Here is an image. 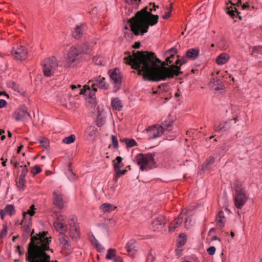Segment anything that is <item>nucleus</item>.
Here are the masks:
<instances>
[{
    "mask_svg": "<svg viewBox=\"0 0 262 262\" xmlns=\"http://www.w3.org/2000/svg\"><path fill=\"white\" fill-rule=\"evenodd\" d=\"M116 208V206L110 203H103L100 207V210L104 213L110 212Z\"/></svg>",
    "mask_w": 262,
    "mask_h": 262,
    "instance_id": "obj_28",
    "label": "nucleus"
},
{
    "mask_svg": "<svg viewBox=\"0 0 262 262\" xmlns=\"http://www.w3.org/2000/svg\"><path fill=\"white\" fill-rule=\"evenodd\" d=\"M12 117L16 121H26L30 118V115L25 107H21L16 110L12 115Z\"/></svg>",
    "mask_w": 262,
    "mask_h": 262,
    "instance_id": "obj_12",
    "label": "nucleus"
},
{
    "mask_svg": "<svg viewBox=\"0 0 262 262\" xmlns=\"http://www.w3.org/2000/svg\"><path fill=\"white\" fill-rule=\"evenodd\" d=\"M215 159L213 157L210 156L204 162V163L202 165L203 168H208L214 163Z\"/></svg>",
    "mask_w": 262,
    "mask_h": 262,
    "instance_id": "obj_33",
    "label": "nucleus"
},
{
    "mask_svg": "<svg viewBox=\"0 0 262 262\" xmlns=\"http://www.w3.org/2000/svg\"><path fill=\"white\" fill-rule=\"evenodd\" d=\"M173 121L165 122L163 125H154L146 129V133L148 140H152L160 137L166 131L170 132L172 129Z\"/></svg>",
    "mask_w": 262,
    "mask_h": 262,
    "instance_id": "obj_5",
    "label": "nucleus"
},
{
    "mask_svg": "<svg viewBox=\"0 0 262 262\" xmlns=\"http://www.w3.org/2000/svg\"><path fill=\"white\" fill-rule=\"evenodd\" d=\"M7 214L4 211V209H2L0 211V216H1V218L2 219V220H4V217H5V215Z\"/></svg>",
    "mask_w": 262,
    "mask_h": 262,
    "instance_id": "obj_59",
    "label": "nucleus"
},
{
    "mask_svg": "<svg viewBox=\"0 0 262 262\" xmlns=\"http://www.w3.org/2000/svg\"><path fill=\"white\" fill-rule=\"evenodd\" d=\"M111 105L114 109L117 111H120L123 107L122 103L118 98L112 99Z\"/></svg>",
    "mask_w": 262,
    "mask_h": 262,
    "instance_id": "obj_26",
    "label": "nucleus"
},
{
    "mask_svg": "<svg viewBox=\"0 0 262 262\" xmlns=\"http://www.w3.org/2000/svg\"><path fill=\"white\" fill-rule=\"evenodd\" d=\"M31 171L33 175H35L40 172L41 171V169L38 165H35L32 168Z\"/></svg>",
    "mask_w": 262,
    "mask_h": 262,
    "instance_id": "obj_44",
    "label": "nucleus"
},
{
    "mask_svg": "<svg viewBox=\"0 0 262 262\" xmlns=\"http://www.w3.org/2000/svg\"><path fill=\"white\" fill-rule=\"evenodd\" d=\"M180 238L181 239L179 241V243L180 246H182L184 245L186 242V236L184 234H181L180 235Z\"/></svg>",
    "mask_w": 262,
    "mask_h": 262,
    "instance_id": "obj_45",
    "label": "nucleus"
},
{
    "mask_svg": "<svg viewBox=\"0 0 262 262\" xmlns=\"http://www.w3.org/2000/svg\"><path fill=\"white\" fill-rule=\"evenodd\" d=\"M76 220L74 217L72 218L71 220H70V221L69 222V224L70 228L73 227L74 225H75V226H76Z\"/></svg>",
    "mask_w": 262,
    "mask_h": 262,
    "instance_id": "obj_53",
    "label": "nucleus"
},
{
    "mask_svg": "<svg viewBox=\"0 0 262 262\" xmlns=\"http://www.w3.org/2000/svg\"><path fill=\"white\" fill-rule=\"evenodd\" d=\"M235 194L234 195V204L236 208L241 209L245 204L248 196L245 191L242 188L241 185L236 184L234 187Z\"/></svg>",
    "mask_w": 262,
    "mask_h": 262,
    "instance_id": "obj_8",
    "label": "nucleus"
},
{
    "mask_svg": "<svg viewBox=\"0 0 262 262\" xmlns=\"http://www.w3.org/2000/svg\"><path fill=\"white\" fill-rule=\"evenodd\" d=\"M112 260L113 262H122L123 261L122 258L120 256L117 255L112 259Z\"/></svg>",
    "mask_w": 262,
    "mask_h": 262,
    "instance_id": "obj_51",
    "label": "nucleus"
},
{
    "mask_svg": "<svg viewBox=\"0 0 262 262\" xmlns=\"http://www.w3.org/2000/svg\"><path fill=\"white\" fill-rule=\"evenodd\" d=\"M19 185L20 187V189L21 190H24V187L25 186V183H26V180L25 179H21L19 178V181H18Z\"/></svg>",
    "mask_w": 262,
    "mask_h": 262,
    "instance_id": "obj_48",
    "label": "nucleus"
},
{
    "mask_svg": "<svg viewBox=\"0 0 262 262\" xmlns=\"http://www.w3.org/2000/svg\"><path fill=\"white\" fill-rule=\"evenodd\" d=\"M31 220L32 218L29 217L28 221H26V220H23L20 223L22 226L21 228L23 231H24L27 235L29 234L32 235L34 233V230L31 232L30 227L31 226Z\"/></svg>",
    "mask_w": 262,
    "mask_h": 262,
    "instance_id": "obj_18",
    "label": "nucleus"
},
{
    "mask_svg": "<svg viewBox=\"0 0 262 262\" xmlns=\"http://www.w3.org/2000/svg\"><path fill=\"white\" fill-rule=\"evenodd\" d=\"M140 47V42H136L134 45L133 46V47L135 49H138Z\"/></svg>",
    "mask_w": 262,
    "mask_h": 262,
    "instance_id": "obj_60",
    "label": "nucleus"
},
{
    "mask_svg": "<svg viewBox=\"0 0 262 262\" xmlns=\"http://www.w3.org/2000/svg\"><path fill=\"white\" fill-rule=\"evenodd\" d=\"M7 232V227L6 225H3V229L2 230V231H1V233H0V238H2L4 237L6 235Z\"/></svg>",
    "mask_w": 262,
    "mask_h": 262,
    "instance_id": "obj_47",
    "label": "nucleus"
},
{
    "mask_svg": "<svg viewBox=\"0 0 262 262\" xmlns=\"http://www.w3.org/2000/svg\"><path fill=\"white\" fill-rule=\"evenodd\" d=\"M174 57V55H171L170 56L167 57L166 61L168 63H171L173 61V59Z\"/></svg>",
    "mask_w": 262,
    "mask_h": 262,
    "instance_id": "obj_56",
    "label": "nucleus"
},
{
    "mask_svg": "<svg viewBox=\"0 0 262 262\" xmlns=\"http://www.w3.org/2000/svg\"><path fill=\"white\" fill-rule=\"evenodd\" d=\"M216 248L214 246L209 247L207 249V251L208 253L210 255H213L215 254Z\"/></svg>",
    "mask_w": 262,
    "mask_h": 262,
    "instance_id": "obj_49",
    "label": "nucleus"
},
{
    "mask_svg": "<svg viewBox=\"0 0 262 262\" xmlns=\"http://www.w3.org/2000/svg\"><path fill=\"white\" fill-rule=\"evenodd\" d=\"M122 141L124 142L127 147H133L137 145V142L133 139H124Z\"/></svg>",
    "mask_w": 262,
    "mask_h": 262,
    "instance_id": "obj_34",
    "label": "nucleus"
},
{
    "mask_svg": "<svg viewBox=\"0 0 262 262\" xmlns=\"http://www.w3.org/2000/svg\"><path fill=\"white\" fill-rule=\"evenodd\" d=\"M75 140V136L74 135H71L70 136L64 138L62 142L66 144H71Z\"/></svg>",
    "mask_w": 262,
    "mask_h": 262,
    "instance_id": "obj_40",
    "label": "nucleus"
},
{
    "mask_svg": "<svg viewBox=\"0 0 262 262\" xmlns=\"http://www.w3.org/2000/svg\"><path fill=\"white\" fill-rule=\"evenodd\" d=\"M53 201L54 204L59 209L63 208L64 201L63 195L59 190H55L53 193Z\"/></svg>",
    "mask_w": 262,
    "mask_h": 262,
    "instance_id": "obj_16",
    "label": "nucleus"
},
{
    "mask_svg": "<svg viewBox=\"0 0 262 262\" xmlns=\"http://www.w3.org/2000/svg\"><path fill=\"white\" fill-rule=\"evenodd\" d=\"M34 210L35 206L34 205H32L27 212L23 213L24 220H26L27 214L30 215V217H31V216L35 213Z\"/></svg>",
    "mask_w": 262,
    "mask_h": 262,
    "instance_id": "obj_35",
    "label": "nucleus"
},
{
    "mask_svg": "<svg viewBox=\"0 0 262 262\" xmlns=\"http://www.w3.org/2000/svg\"><path fill=\"white\" fill-rule=\"evenodd\" d=\"M17 251H19V254H21L23 253V252L20 251V247L19 246H17Z\"/></svg>",
    "mask_w": 262,
    "mask_h": 262,
    "instance_id": "obj_62",
    "label": "nucleus"
},
{
    "mask_svg": "<svg viewBox=\"0 0 262 262\" xmlns=\"http://www.w3.org/2000/svg\"><path fill=\"white\" fill-rule=\"evenodd\" d=\"M42 70L45 76L50 77L53 75L58 66V62L54 56L47 58L42 62Z\"/></svg>",
    "mask_w": 262,
    "mask_h": 262,
    "instance_id": "obj_7",
    "label": "nucleus"
},
{
    "mask_svg": "<svg viewBox=\"0 0 262 262\" xmlns=\"http://www.w3.org/2000/svg\"><path fill=\"white\" fill-rule=\"evenodd\" d=\"M209 87L215 91L222 90L224 87L222 82L217 78H213L209 83Z\"/></svg>",
    "mask_w": 262,
    "mask_h": 262,
    "instance_id": "obj_19",
    "label": "nucleus"
},
{
    "mask_svg": "<svg viewBox=\"0 0 262 262\" xmlns=\"http://www.w3.org/2000/svg\"><path fill=\"white\" fill-rule=\"evenodd\" d=\"M93 244L95 246L96 248H97V250L99 252H102L104 251V248L103 247V246L99 243V242L96 239H94V241L93 242Z\"/></svg>",
    "mask_w": 262,
    "mask_h": 262,
    "instance_id": "obj_41",
    "label": "nucleus"
},
{
    "mask_svg": "<svg viewBox=\"0 0 262 262\" xmlns=\"http://www.w3.org/2000/svg\"><path fill=\"white\" fill-rule=\"evenodd\" d=\"M23 145H21L19 147H18V150H17V152L19 153L20 151V150L21 149V148H23Z\"/></svg>",
    "mask_w": 262,
    "mask_h": 262,
    "instance_id": "obj_63",
    "label": "nucleus"
},
{
    "mask_svg": "<svg viewBox=\"0 0 262 262\" xmlns=\"http://www.w3.org/2000/svg\"><path fill=\"white\" fill-rule=\"evenodd\" d=\"M152 5L153 8H150L149 11L148 7H145L130 19L129 22L131 30L135 35L144 34L148 31L149 25L154 26L158 23L159 16L151 14V12L155 11L159 6H156L155 3Z\"/></svg>",
    "mask_w": 262,
    "mask_h": 262,
    "instance_id": "obj_3",
    "label": "nucleus"
},
{
    "mask_svg": "<svg viewBox=\"0 0 262 262\" xmlns=\"http://www.w3.org/2000/svg\"><path fill=\"white\" fill-rule=\"evenodd\" d=\"M216 222L217 226H219L221 228H222L224 227L225 223L226 222V218L223 211H220L219 212L216 218Z\"/></svg>",
    "mask_w": 262,
    "mask_h": 262,
    "instance_id": "obj_23",
    "label": "nucleus"
},
{
    "mask_svg": "<svg viewBox=\"0 0 262 262\" xmlns=\"http://www.w3.org/2000/svg\"><path fill=\"white\" fill-rule=\"evenodd\" d=\"M253 140V138L251 136L247 137L245 138L244 139V142L245 144H249L251 142V141Z\"/></svg>",
    "mask_w": 262,
    "mask_h": 262,
    "instance_id": "obj_55",
    "label": "nucleus"
},
{
    "mask_svg": "<svg viewBox=\"0 0 262 262\" xmlns=\"http://www.w3.org/2000/svg\"><path fill=\"white\" fill-rule=\"evenodd\" d=\"M135 161L142 171H147L155 165L154 156L151 154H137L135 157Z\"/></svg>",
    "mask_w": 262,
    "mask_h": 262,
    "instance_id": "obj_6",
    "label": "nucleus"
},
{
    "mask_svg": "<svg viewBox=\"0 0 262 262\" xmlns=\"http://www.w3.org/2000/svg\"><path fill=\"white\" fill-rule=\"evenodd\" d=\"M249 7H250V5L248 2L244 3L242 6V8L243 9H245L248 8Z\"/></svg>",
    "mask_w": 262,
    "mask_h": 262,
    "instance_id": "obj_61",
    "label": "nucleus"
},
{
    "mask_svg": "<svg viewBox=\"0 0 262 262\" xmlns=\"http://www.w3.org/2000/svg\"><path fill=\"white\" fill-rule=\"evenodd\" d=\"M7 104V102L4 99H0V108L5 107Z\"/></svg>",
    "mask_w": 262,
    "mask_h": 262,
    "instance_id": "obj_57",
    "label": "nucleus"
},
{
    "mask_svg": "<svg viewBox=\"0 0 262 262\" xmlns=\"http://www.w3.org/2000/svg\"><path fill=\"white\" fill-rule=\"evenodd\" d=\"M171 4H170V10L169 11L166 12L164 15H163L162 17L163 19H168V18L170 17V15H171Z\"/></svg>",
    "mask_w": 262,
    "mask_h": 262,
    "instance_id": "obj_50",
    "label": "nucleus"
},
{
    "mask_svg": "<svg viewBox=\"0 0 262 262\" xmlns=\"http://www.w3.org/2000/svg\"><path fill=\"white\" fill-rule=\"evenodd\" d=\"M237 121V118L229 119L225 121H221L214 126V129L216 132H227L232 128L233 124H235Z\"/></svg>",
    "mask_w": 262,
    "mask_h": 262,
    "instance_id": "obj_10",
    "label": "nucleus"
},
{
    "mask_svg": "<svg viewBox=\"0 0 262 262\" xmlns=\"http://www.w3.org/2000/svg\"><path fill=\"white\" fill-rule=\"evenodd\" d=\"M4 210L7 214H8L10 216L13 215L15 213L14 206L10 204L7 205L4 208Z\"/></svg>",
    "mask_w": 262,
    "mask_h": 262,
    "instance_id": "obj_30",
    "label": "nucleus"
},
{
    "mask_svg": "<svg viewBox=\"0 0 262 262\" xmlns=\"http://www.w3.org/2000/svg\"><path fill=\"white\" fill-rule=\"evenodd\" d=\"M115 171V178L114 179V180L117 182L118 181V179L119 177H120L122 175L124 174L127 170H121L120 169L116 170Z\"/></svg>",
    "mask_w": 262,
    "mask_h": 262,
    "instance_id": "obj_42",
    "label": "nucleus"
},
{
    "mask_svg": "<svg viewBox=\"0 0 262 262\" xmlns=\"http://www.w3.org/2000/svg\"><path fill=\"white\" fill-rule=\"evenodd\" d=\"M228 11H227V13L229 14L231 17H234V11L232 10V7H230V8H228Z\"/></svg>",
    "mask_w": 262,
    "mask_h": 262,
    "instance_id": "obj_52",
    "label": "nucleus"
},
{
    "mask_svg": "<svg viewBox=\"0 0 262 262\" xmlns=\"http://www.w3.org/2000/svg\"><path fill=\"white\" fill-rule=\"evenodd\" d=\"M115 160L116 162L114 164L115 171L120 169L123 166L122 158L121 157H117Z\"/></svg>",
    "mask_w": 262,
    "mask_h": 262,
    "instance_id": "obj_32",
    "label": "nucleus"
},
{
    "mask_svg": "<svg viewBox=\"0 0 262 262\" xmlns=\"http://www.w3.org/2000/svg\"><path fill=\"white\" fill-rule=\"evenodd\" d=\"M96 43L95 41H92L91 43L86 42L84 43L80 49L81 52L83 53H89L92 50L93 46Z\"/></svg>",
    "mask_w": 262,
    "mask_h": 262,
    "instance_id": "obj_25",
    "label": "nucleus"
},
{
    "mask_svg": "<svg viewBox=\"0 0 262 262\" xmlns=\"http://www.w3.org/2000/svg\"><path fill=\"white\" fill-rule=\"evenodd\" d=\"M136 241L134 239H131L126 243L125 248L127 252H132L133 254H135L138 250L137 247L136 246Z\"/></svg>",
    "mask_w": 262,
    "mask_h": 262,
    "instance_id": "obj_20",
    "label": "nucleus"
},
{
    "mask_svg": "<svg viewBox=\"0 0 262 262\" xmlns=\"http://www.w3.org/2000/svg\"><path fill=\"white\" fill-rule=\"evenodd\" d=\"M166 220L165 216L160 215L152 222V229L155 231H160L164 227Z\"/></svg>",
    "mask_w": 262,
    "mask_h": 262,
    "instance_id": "obj_15",
    "label": "nucleus"
},
{
    "mask_svg": "<svg viewBox=\"0 0 262 262\" xmlns=\"http://www.w3.org/2000/svg\"><path fill=\"white\" fill-rule=\"evenodd\" d=\"M220 149L221 150H224V148H223V147L218 148L216 149V150L219 152L220 151Z\"/></svg>",
    "mask_w": 262,
    "mask_h": 262,
    "instance_id": "obj_64",
    "label": "nucleus"
},
{
    "mask_svg": "<svg viewBox=\"0 0 262 262\" xmlns=\"http://www.w3.org/2000/svg\"><path fill=\"white\" fill-rule=\"evenodd\" d=\"M70 87L71 88V89L73 92H78V93L79 94H83V92H87L90 91V88H88L86 89H81V85L80 84H78L77 85L75 84H72L70 85Z\"/></svg>",
    "mask_w": 262,
    "mask_h": 262,
    "instance_id": "obj_29",
    "label": "nucleus"
},
{
    "mask_svg": "<svg viewBox=\"0 0 262 262\" xmlns=\"http://www.w3.org/2000/svg\"><path fill=\"white\" fill-rule=\"evenodd\" d=\"M94 62L97 65H104L105 62L101 56H95L93 58Z\"/></svg>",
    "mask_w": 262,
    "mask_h": 262,
    "instance_id": "obj_36",
    "label": "nucleus"
},
{
    "mask_svg": "<svg viewBox=\"0 0 262 262\" xmlns=\"http://www.w3.org/2000/svg\"><path fill=\"white\" fill-rule=\"evenodd\" d=\"M85 27L86 26L84 24L77 26L73 32V37L76 39L80 38L85 30Z\"/></svg>",
    "mask_w": 262,
    "mask_h": 262,
    "instance_id": "obj_21",
    "label": "nucleus"
},
{
    "mask_svg": "<svg viewBox=\"0 0 262 262\" xmlns=\"http://www.w3.org/2000/svg\"><path fill=\"white\" fill-rule=\"evenodd\" d=\"M199 54V50L196 49H190L186 52V55L187 58L192 60L195 59Z\"/></svg>",
    "mask_w": 262,
    "mask_h": 262,
    "instance_id": "obj_27",
    "label": "nucleus"
},
{
    "mask_svg": "<svg viewBox=\"0 0 262 262\" xmlns=\"http://www.w3.org/2000/svg\"><path fill=\"white\" fill-rule=\"evenodd\" d=\"M262 48V46H254L252 48L253 52H258L260 50V49Z\"/></svg>",
    "mask_w": 262,
    "mask_h": 262,
    "instance_id": "obj_58",
    "label": "nucleus"
},
{
    "mask_svg": "<svg viewBox=\"0 0 262 262\" xmlns=\"http://www.w3.org/2000/svg\"><path fill=\"white\" fill-rule=\"evenodd\" d=\"M11 52L14 57L17 60H23L28 57V52L23 46H18L16 49L14 48Z\"/></svg>",
    "mask_w": 262,
    "mask_h": 262,
    "instance_id": "obj_13",
    "label": "nucleus"
},
{
    "mask_svg": "<svg viewBox=\"0 0 262 262\" xmlns=\"http://www.w3.org/2000/svg\"><path fill=\"white\" fill-rule=\"evenodd\" d=\"M183 220L182 213H180L177 219H175L169 226V232H172L174 230L179 227L182 223Z\"/></svg>",
    "mask_w": 262,
    "mask_h": 262,
    "instance_id": "obj_17",
    "label": "nucleus"
},
{
    "mask_svg": "<svg viewBox=\"0 0 262 262\" xmlns=\"http://www.w3.org/2000/svg\"><path fill=\"white\" fill-rule=\"evenodd\" d=\"M9 85L10 87L12 88L15 90H16L17 88L16 83L14 81H10V82L9 83Z\"/></svg>",
    "mask_w": 262,
    "mask_h": 262,
    "instance_id": "obj_54",
    "label": "nucleus"
},
{
    "mask_svg": "<svg viewBox=\"0 0 262 262\" xmlns=\"http://www.w3.org/2000/svg\"><path fill=\"white\" fill-rule=\"evenodd\" d=\"M54 226L56 230L59 232V242L61 245L64 248H68L70 245L68 237L65 234L68 230V225L67 224V217L60 214L54 223Z\"/></svg>",
    "mask_w": 262,
    "mask_h": 262,
    "instance_id": "obj_4",
    "label": "nucleus"
},
{
    "mask_svg": "<svg viewBox=\"0 0 262 262\" xmlns=\"http://www.w3.org/2000/svg\"><path fill=\"white\" fill-rule=\"evenodd\" d=\"M111 138L114 148L117 149L118 147V142L117 137L114 135H112Z\"/></svg>",
    "mask_w": 262,
    "mask_h": 262,
    "instance_id": "obj_46",
    "label": "nucleus"
},
{
    "mask_svg": "<svg viewBox=\"0 0 262 262\" xmlns=\"http://www.w3.org/2000/svg\"><path fill=\"white\" fill-rule=\"evenodd\" d=\"M86 133L90 138L94 137L96 135L97 128L94 126H89L86 128Z\"/></svg>",
    "mask_w": 262,
    "mask_h": 262,
    "instance_id": "obj_31",
    "label": "nucleus"
},
{
    "mask_svg": "<svg viewBox=\"0 0 262 262\" xmlns=\"http://www.w3.org/2000/svg\"><path fill=\"white\" fill-rule=\"evenodd\" d=\"M70 235L71 237L74 240H77L80 237V231L78 227L75 226L70 228Z\"/></svg>",
    "mask_w": 262,
    "mask_h": 262,
    "instance_id": "obj_24",
    "label": "nucleus"
},
{
    "mask_svg": "<svg viewBox=\"0 0 262 262\" xmlns=\"http://www.w3.org/2000/svg\"><path fill=\"white\" fill-rule=\"evenodd\" d=\"M229 59L230 56L228 54L225 53H223L217 57L216 62L219 65H223L227 63L229 61Z\"/></svg>",
    "mask_w": 262,
    "mask_h": 262,
    "instance_id": "obj_22",
    "label": "nucleus"
},
{
    "mask_svg": "<svg viewBox=\"0 0 262 262\" xmlns=\"http://www.w3.org/2000/svg\"><path fill=\"white\" fill-rule=\"evenodd\" d=\"M82 53L80 49L75 47L70 48L68 52L67 62L70 66L72 65L78 60V56Z\"/></svg>",
    "mask_w": 262,
    "mask_h": 262,
    "instance_id": "obj_14",
    "label": "nucleus"
},
{
    "mask_svg": "<svg viewBox=\"0 0 262 262\" xmlns=\"http://www.w3.org/2000/svg\"><path fill=\"white\" fill-rule=\"evenodd\" d=\"M51 236L47 231L39 232L36 236H32L28 245L26 260L28 262H53L47 252L53 250L50 248Z\"/></svg>",
    "mask_w": 262,
    "mask_h": 262,
    "instance_id": "obj_2",
    "label": "nucleus"
},
{
    "mask_svg": "<svg viewBox=\"0 0 262 262\" xmlns=\"http://www.w3.org/2000/svg\"><path fill=\"white\" fill-rule=\"evenodd\" d=\"M110 79L112 83L114 85V91L117 92L121 85V76L118 70L115 69L112 72H110Z\"/></svg>",
    "mask_w": 262,
    "mask_h": 262,
    "instance_id": "obj_11",
    "label": "nucleus"
},
{
    "mask_svg": "<svg viewBox=\"0 0 262 262\" xmlns=\"http://www.w3.org/2000/svg\"><path fill=\"white\" fill-rule=\"evenodd\" d=\"M88 84L89 88L91 86L92 89V91L95 92L97 91V88L101 89L106 90L108 86L105 81V78L100 76L94 77L93 79L89 81Z\"/></svg>",
    "mask_w": 262,
    "mask_h": 262,
    "instance_id": "obj_9",
    "label": "nucleus"
},
{
    "mask_svg": "<svg viewBox=\"0 0 262 262\" xmlns=\"http://www.w3.org/2000/svg\"><path fill=\"white\" fill-rule=\"evenodd\" d=\"M127 56L123 57V61L130 65L133 69L138 70V74L142 75L144 80L160 81L170 79L180 74V66L172 64L165 66L164 62L156 57L154 52L148 51H133V55L125 52ZM187 62L186 57L177 60L176 63L182 66Z\"/></svg>",
    "mask_w": 262,
    "mask_h": 262,
    "instance_id": "obj_1",
    "label": "nucleus"
},
{
    "mask_svg": "<svg viewBox=\"0 0 262 262\" xmlns=\"http://www.w3.org/2000/svg\"><path fill=\"white\" fill-rule=\"evenodd\" d=\"M39 142L41 144L40 146L42 148H43V149H48L49 147V141L47 139L43 138L39 140Z\"/></svg>",
    "mask_w": 262,
    "mask_h": 262,
    "instance_id": "obj_38",
    "label": "nucleus"
},
{
    "mask_svg": "<svg viewBox=\"0 0 262 262\" xmlns=\"http://www.w3.org/2000/svg\"><path fill=\"white\" fill-rule=\"evenodd\" d=\"M97 125L101 127L104 124L105 122V118L101 115H98L97 117Z\"/></svg>",
    "mask_w": 262,
    "mask_h": 262,
    "instance_id": "obj_39",
    "label": "nucleus"
},
{
    "mask_svg": "<svg viewBox=\"0 0 262 262\" xmlns=\"http://www.w3.org/2000/svg\"><path fill=\"white\" fill-rule=\"evenodd\" d=\"M21 167H22V170L19 178L25 179L26 176L28 171V168L26 165L21 166Z\"/></svg>",
    "mask_w": 262,
    "mask_h": 262,
    "instance_id": "obj_43",
    "label": "nucleus"
},
{
    "mask_svg": "<svg viewBox=\"0 0 262 262\" xmlns=\"http://www.w3.org/2000/svg\"><path fill=\"white\" fill-rule=\"evenodd\" d=\"M116 255V250L110 248L107 251L105 258L107 259L112 260V259Z\"/></svg>",
    "mask_w": 262,
    "mask_h": 262,
    "instance_id": "obj_37",
    "label": "nucleus"
}]
</instances>
